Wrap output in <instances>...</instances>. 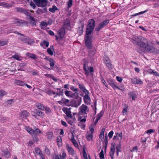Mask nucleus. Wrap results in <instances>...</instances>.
<instances>
[{
  "instance_id": "1",
  "label": "nucleus",
  "mask_w": 159,
  "mask_h": 159,
  "mask_svg": "<svg viewBox=\"0 0 159 159\" xmlns=\"http://www.w3.org/2000/svg\"><path fill=\"white\" fill-rule=\"evenodd\" d=\"M133 40L135 41L141 48L145 49L148 52H152L155 54L159 53V50L148 44L147 40L143 37L138 36L133 38Z\"/></svg>"
},
{
  "instance_id": "2",
  "label": "nucleus",
  "mask_w": 159,
  "mask_h": 159,
  "mask_svg": "<svg viewBox=\"0 0 159 159\" xmlns=\"http://www.w3.org/2000/svg\"><path fill=\"white\" fill-rule=\"evenodd\" d=\"M109 22V20H106L103 22L99 23L95 28L96 31H99L101 29L106 26Z\"/></svg>"
},
{
  "instance_id": "3",
  "label": "nucleus",
  "mask_w": 159,
  "mask_h": 159,
  "mask_svg": "<svg viewBox=\"0 0 159 159\" xmlns=\"http://www.w3.org/2000/svg\"><path fill=\"white\" fill-rule=\"evenodd\" d=\"M14 20V23L19 26H26L28 24L27 21L17 18H15Z\"/></svg>"
},
{
  "instance_id": "4",
  "label": "nucleus",
  "mask_w": 159,
  "mask_h": 159,
  "mask_svg": "<svg viewBox=\"0 0 159 159\" xmlns=\"http://www.w3.org/2000/svg\"><path fill=\"white\" fill-rule=\"evenodd\" d=\"M36 5L38 7H44L47 5V0H34Z\"/></svg>"
},
{
  "instance_id": "5",
  "label": "nucleus",
  "mask_w": 159,
  "mask_h": 159,
  "mask_svg": "<svg viewBox=\"0 0 159 159\" xmlns=\"http://www.w3.org/2000/svg\"><path fill=\"white\" fill-rule=\"evenodd\" d=\"M92 37L90 36H85L84 39L85 44L88 49H90L92 47Z\"/></svg>"
},
{
  "instance_id": "6",
  "label": "nucleus",
  "mask_w": 159,
  "mask_h": 159,
  "mask_svg": "<svg viewBox=\"0 0 159 159\" xmlns=\"http://www.w3.org/2000/svg\"><path fill=\"white\" fill-rule=\"evenodd\" d=\"M83 69L85 72V75L87 76H88L89 75V72L87 69L89 70L90 73L93 72L94 71V70L92 67H88V66H86L85 63L83 64Z\"/></svg>"
},
{
  "instance_id": "7",
  "label": "nucleus",
  "mask_w": 159,
  "mask_h": 159,
  "mask_svg": "<svg viewBox=\"0 0 159 159\" xmlns=\"http://www.w3.org/2000/svg\"><path fill=\"white\" fill-rule=\"evenodd\" d=\"M95 26V21L93 19H90L88 21V24L87 26L88 27L94 29Z\"/></svg>"
},
{
  "instance_id": "8",
  "label": "nucleus",
  "mask_w": 159,
  "mask_h": 159,
  "mask_svg": "<svg viewBox=\"0 0 159 159\" xmlns=\"http://www.w3.org/2000/svg\"><path fill=\"white\" fill-rule=\"evenodd\" d=\"M115 152V145L113 144H111L110 151V152L109 154L110 157L111 159H114V155Z\"/></svg>"
},
{
  "instance_id": "9",
  "label": "nucleus",
  "mask_w": 159,
  "mask_h": 159,
  "mask_svg": "<svg viewBox=\"0 0 159 159\" xmlns=\"http://www.w3.org/2000/svg\"><path fill=\"white\" fill-rule=\"evenodd\" d=\"M63 110L65 113L66 114L67 117L70 118H72V116L71 114V111L67 108H63Z\"/></svg>"
},
{
  "instance_id": "10",
  "label": "nucleus",
  "mask_w": 159,
  "mask_h": 159,
  "mask_svg": "<svg viewBox=\"0 0 159 159\" xmlns=\"http://www.w3.org/2000/svg\"><path fill=\"white\" fill-rule=\"evenodd\" d=\"M16 11L18 12L23 13L26 15H28L29 12L24 8L20 7H16Z\"/></svg>"
},
{
  "instance_id": "11",
  "label": "nucleus",
  "mask_w": 159,
  "mask_h": 159,
  "mask_svg": "<svg viewBox=\"0 0 159 159\" xmlns=\"http://www.w3.org/2000/svg\"><path fill=\"white\" fill-rule=\"evenodd\" d=\"M26 55L27 57L31 58L35 61H36L37 59V56L34 53L27 52L26 53Z\"/></svg>"
},
{
  "instance_id": "12",
  "label": "nucleus",
  "mask_w": 159,
  "mask_h": 159,
  "mask_svg": "<svg viewBox=\"0 0 159 159\" xmlns=\"http://www.w3.org/2000/svg\"><path fill=\"white\" fill-rule=\"evenodd\" d=\"M65 30L64 28H61L58 31V33L60 35V37L61 39H62L65 33Z\"/></svg>"
},
{
  "instance_id": "13",
  "label": "nucleus",
  "mask_w": 159,
  "mask_h": 159,
  "mask_svg": "<svg viewBox=\"0 0 159 159\" xmlns=\"http://www.w3.org/2000/svg\"><path fill=\"white\" fill-rule=\"evenodd\" d=\"M66 147L69 154L72 155L74 154V150L68 144H66Z\"/></svg>"
},
{
  "instance_id": "14",
  "label": "nucleus",
  "mask_w": 159,
  "mask_h": 159,
  "mask_svg": "<svg viewBox=\"0 0 159 159\" xmlns=\"http://www.w3.org/2000/svg\"><path fill=\"white\" fill-rule=\"evenodd\" d=\"M30 113L25 110H24L21 111L20 114L21 117L23 118L26 119L27 117L29 116Z\"/></svg>"
},
{
  "instance_id": "15",
  "label": "nucleus",
  "mask_w": 159,
  "mask_h": 159,
  "mask_svg": "<svg viewBox=\"0 0 159 159\" xmlns=\"http://www.w3.org/2000/svg\"><path fill=\"white\" fill-rule=\"evenodd\" d=\"M88 107L84 104H82L81 106L80 107L79 109H80L81 112L82 114H86V111L88 109Z\"/></svg>"
},
{
  "instance_id": "16",
  "label": "nucleus",
  "mask_w": 159,
  "mask_h": 159,
  "mask_svg": "<svg viewBox=\"0 0 159 159\" xmlns=\"http://www.w3.org/2000/svg\"><path fill=\"white\" fill-rule=\"evenodd\" d=\"M94 29L89 28L88 27H86V36H90V35L92 34Z\"/></svg>"
},
{
  "instance_id": "17",
  "label": "nucleus",
  "mask_w": 159,
  "mask_h": 159,
  "mask_svg": "<svg viewBox=\"0 0 159 159\" xmlns=\"http://www.w3.org/2000/svg\"><path fill=\"white\" fill-rule=\"evenodd\" d=\"M131 81L133 84H143L142 81H141V80L139 79H137L135 78H134L131 79Z\"/></svg>"
},
{
  "instance_id": "18",
  "label": "nucleus",
  "mask_w": 159,
  "mask_h": 159,
  "mask_svg": "<svg viewBox=\"0 0 159 159\" xmlns=\"http://www.w3.org/2000/svg\"><path fill=\"white\" fill-rule=\"evenodd\" d=\"M2 152L3 153V156L7 158H9L11 156L10 153L7 149H6V150H3L2 151Z\"/></svg>"
},
{
  "instance_id": "19",
  "label": "nucleus",
  "mask_w": 159,
  "mask_h": 159,
  "mask_svg": "<svg viewBox=\"0 0 159 159\" xmlns=\"http://www.w3.org/2000/svg\"><path fill=\"white\" fill-rule=\"evenodd\" d=\"M53 46V45H51L49 48L47 49V52L48 53L52 56L53 54V51H54Z\"/></svg>"
},
{
  "instance_id": "20",
  "label": "nucleus",
  "mask_w": 159,
  "mask_h": 159,
  "mask_svg": "<svg viewBox=\"0 0 159 159\" xmlns=\"http://www.w3.org/2000/svg\"><path fill=\"white\" fill-rule=\"evenodd\" d=\"M105 63L106 64V66L108 67L109 69L110 70L112 69V64L111 63V61L110 60H106L105 61Z\"/></svg>"
},
{
  "instance_id": "21",
  "label": "nucleus",
  "mask_w": 159,
  "mask_h": 159,
  "mask_svg": "<svg viewBox=\"0 0 159 159\" xmlns=\"http://www.w3.org/2000/svg\"><path fill=\"white\" fill-rule=\"evenodd\" d=\"M34 111L35 114L40 117H43L44 116V113L39 110L35 109Z\"/></svg>"
},
{
  "instance_id": "22",
  "label": "nucleus",
  "mask_w": 159,
  "mask_h": 159,
  "mask_svg": "<svg viewBox=\"0 0 159 159\" xmlns=\"http://www.w3.org/2000/svg\"><path fill=\"white\" fill-rule=\"evenodd\" d=\"M57 142L58 147H60L62 145V138L61 136H59L57 137Z\"/></svg>"
},
{
  "instance_id": "23",
  "label": "nucleus",
  "mask_w": 159,
  "mask_h": 159,
  "mask_svg": "<svg viewBox=\"0 0 159 159\" xmlns=\"http://www.w3.org/2000/svg\"><path fill=\"white\" fill-rule=\"evenodd\" d=\"M107 81L109 84L114 89H115V87L116 86V85L115 84L113 80L111 79H109L107 80Z\"/></svg>"
},
{
  "instance_id": "24",
  "label": "nucleus",
  "mask_w": 159,
  "mask_h": 159,
  "mask_svg": "<svg viewBox=\"0 0 159 159\" xmlns=\"http://www.w3.org/2000/svg\"><path fill=\"white\" fill-rule=\"evenodd\" d=\"M130 97H131L132 100H134L135 98H136V96L134 92H131L128 93Z\"/></svg>"
},
{
  "instance_id": "25",
  "label": "nucleus",
  "mask_w": 159,
  "mask_h": 159,
  "mask_svg": "<svg viewBox=\"0 0 159 159\" xmlns=\"http://www.w3.org/2000/svg\"><path fill=\"white\" fill-rule=\"evenodd\" d=\"M34 42L33 40L31 39L25 38L24 42L29 45H31Z\"/></svg>"
},
{
  "instance_id": "26",
  "label": "nucleus",
  "mask_w": 159,
  "mask_h": 159,
  "mask_svg": "<svg viewBox=\"0 0 159 159\" xmlns=\"http://www.w3.org/2000/svg\"><path fill=\"white\" fill-rule=\"evenodd\" d=\"M107 134L106 135V136L104 138V144H105V146L104 147L105 148V151H106V150L107 145L108 144V141L107 140Z\"/></svg>"
},
{
  "instance_id": "27",
  "label": "nucleus",
  "mask_w": 159,
  "mask_h": 159,
  "mask_svg": "<svg viewBox=\"0 0 159 159\" xmlns=\"http://www.w3.org/2000/svg\"><path fill=\"white\" fill-rule=\"evenodd\" d=\"M40 45L41 47H43V45H44L46 47H48L49 46V43L48 42L44 40L42 43H40Z\"/></svg>"
},
{
  "instance_id": "28",
  "label": "nucleus",
  "mask_w": 159,
  "mask_h": 159,
  "mask_svg": "<svg viewBox=\"0 0 159 159\" xmlns=\"http://www.w3.org/2000/svg\"><path fill=\"white\" fill-rule=\"evenodd\" d=\"M84 27V24L83 23H80L78 28L80 30V33L81 34H82L83 32Z\"/></svg>"
},
{
  "instance_id": "29",
  "label": "nucleus",
  "mask_w": 159,
  "mask_h": 159,
  "mask_svg": "<svg viewBox=\"0 0 159 159\" xmlns=\"http://www.w3.org/2000/svg\"><path fill=\"white\" fill-rule=\"evenodd\" d=\"M58 8L55 5H53L52 8H49V10L52 13H54L56 10H57Z\"/></svg>"
},
{
  "instance_id": "30",
  "label": "nucleus",
  "mask_w": 159,
  "mask_h": 159,
  "mask_svg": "<svg viewBox=\"0 0 159 159\" xmlns=\"http://www.w3.org/2000/svg\"><path fill=\"white\" fill-rule=\"evenodd\" d=\"M33 133H32V135H37L38 134V133H40L42 132L38 128L35 129V130L34 129Z\"/></svg>"
},
{
  "instance_id": "31",
  "label": "nucleus",
  "mask_w": 159,
  "mask_h": 159,
  "mask_svg": "<svg viewBox=\"0 0 159 159\" xmlns=\"http://www.w3.org/2000/svg\"><path fill=\"white\" fill-rule=\"evenodd\" d=\"M33 133H32V135H37L38 134V133H40L42 132L38 128L35 129V130L34 129Z\"/></svg>"
},
{
  "instance_id": "32",
  "label": "nucleus",
  "mask_w": 159,
  "mask_h": 159,
  "mask_svg": "<svg viewBox=\"0 0 159 159\" xmlns=\"http://www.w3.org/2000/svg\"><path fill=\"white\" fill-rule=\"evenodd\" d=\"M48 136V139L49 140H52V137L53 136V133L52 132H48L47 134Z\"/></svg>"
},
{
  "instance_id": "33",
  "label": "nucleus",
  "mask_w": 159,
  "mask_h": 159,
  "mask_svg": "<svg viewBox=\"0 0 159 159\" xmlns=\"http://www.w3.org/2000/svg\"><path fill=\"white\" fill-rule=\"evenodd\" d=\"M81 97H80L79 99H78L77 101H75V102L77 104H75V107H78L81 103Z\"/></svg>"
},
{
  "instance_id": "34",
  "label": "nucleus",
  "mask_w": 159,
  "mask_h": 159,
  "mask_svg": "<svg viewBox=\"0 0 159 159\" xmlns=\"http://www.w3.org/2000/svg\"><path fill=\"white\" fill-rule=\"evenodd\" d=\"M87 140L90 141L92 139L93 137V134L92 133L87 134L86 135Z\"/></svg>"
},
{
  "instance_id": "35",
  "label": "nucleus",
  "mask_w": 159,
  "mask_h": 159,
  "mask_svg": "<svg viewBox=\"0 0 159 159\" xmlns=\"http://www.w3.org/2000/svg\"><path fill=\"white\" fill-rule=\"evenodd\" d=\"M16 83L17 85L20 86H24L25 84V83L23 81L19 80H16Z\"/></svg>"
},
{
  "instance_id": "36",
  "label": "nucleus",
  "mask_w": 159,
  "mask_h": 159,
  "mask_svg": "<svg viewBox=\"0 0 159 159\" xmlns=\"http://www.w3.org/2000/svg\"><path fill=\"white\" fill-rule=\"evenodd\" d=\"M72 92L70 91L66 90L65 92V93L66 96L70 98L71 96Z\"/></svg>"
},
{
  "instance_id": "37",
  "label": "nucleus",
  "mask_w": 159,
  "mask_h": 159,
  "mask_svg": "<svg viewBox=\"0 0 159 159\" xmlns=\"http://www.w3.org/2000/svg\"><path fill=\"white\" fill-rule=\"evenodd\" d=\"M12 57L18 61H21L22 59L21 57L17 55H14Z\"/></svg>"
},
{
  "instance_id": "38",
  "label": "nucleus",
  "mask_w": 159,
  "mask_h": 159,
  "mask_svg": "<svg viewBox=\"0 0 159 159\" xmlns=\"http://www.w3.org/2000/svg\"><path fill=\"white\" fill-rule=\"evenodd\" d=\"M104 152L103 149H102L100 153L99 154V157L100 159H104Z\"/></svg>"
},
{
  "instance_id": "39",
  "label": "nucleus",
  "mask_w": 159,
  "mask_h": 159,
  "mask_svg": "<svg viewBox=\"0 0 159 159\" xmlns=\"http://www.w3.org/2000/svg\"><path fill=\"white\" fill-rule=\"evenodd\" d=\"M26 130L30 134L32 135V133H33L34 129L28 127L27 128Z\"/></svg>"
},
{
  "instance_id": "40",
  "label": "nucleus",
  "mask_w": 159,
  "mask_h": 159,
  "mask_svg": "<svg viewBox=\"0 0 159 159\" xmlns=\"http://www.w3.org/2000/svg\"><path fill=\"white\" fill-rule=\"evenodd\" d=\"M64 28H65L68 30H70L71 29V26L70 25V23H67L66 24H64L63 25Z\"/></svg>"
},
{
  "instance_id": "41",
  "label": "nucleus",
  "mask_w": 159,
  "mask_h": 159,
  "mask_svg": "<svg viewBox=\"0 0 159 159\" xmlns=\"http://www.w3.org/2000/svg\"><path fill=\"white\" fill-rule=\"evenodd\" d=\"M49 62H50V66L51 67H53L54 65L55 61L52 58L49 60Z\"/></svg>"
},
{
  "instance_id": "42",
  "label": "nucleus",
  "mask_w": 159,
  "mask_h": 159,
  "mask_svg": "<svg viewBox=\"0 0 159 159\" xmlns=\"http://www.w3.org/2000/svg\"><path fill=\"white\" fill-rule=\"evenodd\" d=\"M61 101H62V103L66 104L67 103L69 102V101L68 99L63 98L61 99Z\"/></svg>"
},
{
  "instance_id": "43",
  "label": "nucleus",
  "mask_w": 159,
  "mask_h": 159,
  "mask_svg": "<svg viewBox=\"0 0 159 159\" xmlns=\"http://www.w3.org/2000/svg\"><path fill=\"white\" fill-rule=\"evenodd\" d=\"M83 156L85 158V159H88L87 153H86V152L85 151V148H83Z\"/></svg>"
},
{
  "instance_id": "44",
  "label": "nucleus",
  "mask_w": 159,
  "mask_h": 159,
  "mask_svg": "<svg viewBox=\"0 0 159 159\" xmlns=\"http://www.w3.org/2000/svg\"><path fill=\"white\" fill-rule=\"evenodd\" d=\"M9 4L6 3L5 2H0V6H4L6 7H9Z\"/></svg>"
},
{
  "instance_id": "45",
  "label": "nucleus",
  "mask_w": 159,
  "mask_h": 159,
  "mask_svg": "<svg viewBox=\"0 0 159 159\" xmlns=\"http://www.w3.org/2000/svg\"><path fill=\"white\" fill-rule=\"evenodd\" d=\"M104 114V112L103 111H101L97 115V118L99 119H100L103 116Z\"/></svg>"
},
{
  "instance_id": "46",
  "label": "nucleus",
  "mask_w": 159,
  "mask_h": 159,
  "mask_svg": "<svg viewBox=\"0 0 159 159\" xmlns=\"http://www.w3.org/2000/svg\"><path fill=\"white\" fill-rule=\"evenodd\" d=\"M79 88L80 90L83 91L85 89V87L82 84H80L79 83L78 84Z\"/></svg>"
},
{
  "instance_id": "47",
  "label": "nucleus",
  "mask_w": 159,
  "mask_h": 159,
  "mask_svg": "<svg viewBox=\"0 0 159 159\" xmlns=\"http://www.w3.org/2000/svg\"><path fill=\"white\" fill-rule=\"evenodd\" d=\"M7 94V92L4 90H0V96L2 97Z\"/></svg>"
},
{
  "instance_id": "48",
  "label": "nucleus",
  "mask_w": 159,
  "mask_h": 159,
  "mask_svg": "<svg viewBox=\"0 0 159 159\" xmlns=\"http://www.w3.org/2000/svg\"><path fill=\"white\" fill-rule=\"evenodd\" d=\"M73 1L72 0H69L67 2L68 7L70 8L72 5Z\"/></svg>"
},
{
  "instance_id": "49",
  "label": "nucleus",
  "mask_w": 159,
  "mask_h": 159,
  "mask_svg": "<svg viewBox=\"0 0 159 159\" xmlns=\"http://www.w3.org/2000/svg\"><path fill=\"white\" fill-rule=\"evenodd\" d=\"M70 89L73 92H75V93H76L78 91V89L77 88H75L74 86H72L70 87Z\"/></svg>"
},
{
  "instance_id": "50",
  "label": "nucleus",
  "mask_w": 159,
  "mask_h": 159,
  "mask_svg": "<svg viewBox=\"0 0 159 159\" xmlns=\"http://www.w3.org/2000/svg\"><path fill=\"white\" fill-rule=\"evenodd\" d=\"M6 118L2 116H0V122L4 123L6 121Z\"/></svg>"
},
{
  "instance_id": "51",
  "label": "nucleus",
  "mask_w": 159,
  "mask_h": 159,
  "mask_svg": "<svg viewBox=\"0 0 159 159\" xmlns=\"http://www.w3.org/2000/svg\"><path fill=\"white\" fill-rule=\"evenodd\" d=\"M148 138V137H147V138H145L144 137L142 138L141 141V142L143 144H146L145 142H146L147 140V139Z\"/></svg>"
},
{
  "instance_id": "52",
  "label": "nucleus",
  "mask_w": 159,
  "mask_h": 159,
  "mask_svg": "<svg viewBox=\"0 0 159 159\" xmlns=\"http://www.w3.org/2000/svg\"><path fill=\"white\" fill-rule=\"evenodd\" d=\"M36 13L38 14H41L44 12L43 10L39 8L36 11Z\"/></svg>"
},
{
  "instance_id": "53",
  "label": "nucleus",
  "mask_w": 159,
  "mask_h": 159,
  "mask_svg": "<svg viewBox=\"0 0 159 159\" xmlns=\"http://www.w3.org/2000/svg\"><path fill=\"white\" fill-rule=\"evenodd\" d=\"M84 101V102L85 103H86V101L85 100V99L88 100H89L90 99V97L89 96V95H85L84 96V98H83Z\"/></svg>"
},
{
  "instance_id": "54",
  "label": "nucleus",
  "mask_w": 159,
  "mask_h": 159,
  "mask_svg": "<svg viewBox=\"0 0 159 159\" xmlns=\"http://www.w3.org/2000/svg\"><path fill=\"white\" fill-rule=\"evenodd\" d=\"M14 100V99H11L10 100H8L7 101V103L8 104L10 105H12V104L13 103Z\"/></svg>"
},
{
  "instance_id": "55",
  "label": "nucleus",
  "mask_w": 159,
  "mask_h": 159,
  "mask_svg": "<svg viewBox=\"0 0 159 159\" xmlns=\"http://www.w3.org/2000/svg\"><path fill=\"white\" fill-rule=\"evenodd\" d=\"M7 43V41H0V46L6 45Z\"/></svg>"
},
{
  "instance_id": "56",
  "label": "nucleus",
  "mask_w": 159,
  "mask_h": 159,
  "mask_svg": "<svg viewBox=\"0 0 159 159\" xmlns=\"http://www.w3.org/2000/svg\"><path fill=\"white\" fill-rule=\"evenodd\" d=\"M148 11V10H147L144 11H141L139 13L134 14L132 16H135L138 15H140V14H143V13L146 12L147 11Z\"/></svg>"
},
{
  "instance_id": "57",
  "label": "nucleus",
  "mask_w": 159,
  "mask_h": 159,
  "mask_svg": "<svg viewBox=\"0 0 159 159\" xmlns=\"http://www.w3.org/2000/svg\"><path fill=\"white\" fill-rule=\"evenodd\" d=\"M155 131V130L154 129H149L147 130L146 131H145V133H147L148 134H150L154 132Z\"/></svg>"
},
{
  "instance_id": "58",
  "label": "nucleus",
  "mask_w": 159,
  "mask_h": 159,
  "mask_svg": "<svg viewBox=\"0 0 159 159\" xmlns=\"http://www.w3.org/2000/svg\"><path fill=\"white\" fill-rule=\"evenodd\" d=\"M33 139L34 142H37L39 140V139L37 137V135H34V136H33Z\"/></svg>"
},
{
  "instance_id": "59",
  "label": "nucleus",
  "mask_w": 159,
  "mask_h": 159,
  "mask_svg": "<svg viewBox=\"0 0 159 159\" xmlns=\"http://www.w3.org/2000/svg\"><path fill=\"white\" fill-rule=\"evenodd\" d=\"M35 152L37 154H39V153H41L42 151L39 148H35Z\"/></svg>"
},
{
  "instance_id": "60",
  "label": "nucleus",
  "mask_w": 159,
  "mask_h": 159,
  "mask_svg": "<svg viewBox=\"0 0 159 159\" xmlns=\"http://www.w3.org/2000/svg\"><path fill=\"white\" fill-rule=\"evenodd\" d=\"M96 104H97V101L96 100L94 102V115H95L96 113V110H97Z\"/></svg>"
},
{
  "instance_id": "61",
  "label": "nucleus",
  "mask_w": 159,
  "mask_h": 159,
  "mask_svg": "<svg viewBox=\"0 0 159 159\" xmlns=\"http://www.w3.org/2000/svg\"><path fill=\"white\" fill-rule=\"evenodd\" d=\"M44 92L50 95H51L52 94V91L50 90L47 91L45 89V91Z\"/></svg>"
},
{
  "instance_id": "62",
  "label": "nucleus",
  "mask_w": 159,
  "mask_h": 159,
  "mask_svg": "<svg viewBox=\"0 0 159 159\" xmlns=\"http://www.w3.org/2000/svg\"><path fill=\"white\" fill-rule=\"evenodd\" d=\"M30 5L33 9H34L36 7L35 5L31 1L30 2Z\"/></svg>"
},
{
  "instance_id": "63",
  "label": "nucleus",
  "mask_w": 159,
  "mask_h": 159,
  "mask_svg": "<svg viewBox=\"0 0 159 159\" xmlns=\"http://www.w3.org/2000/svg\"><path fill=\"white\" fill-rule=\"evenodd\" d=\"M113 133H114V132L113 130H111L108 133V136L110 138H111L112 137Z\"/></svg>"
},
{
  "instance_id": "64",
  "label": "nucleus",
  "mask_w": 159,
  "mask_h": 159,
  "mask_svg": "<svg viewBox=\"0 0 159 159\" xmlns=\"http://www.w3.org/2000/svg\"><path fill=\"white\" fill-rule=\"evenodd\" d=\"M115 89L116 88H117L120 90H121L122 91H124L125 90V88L122 87H118L116 86H116L115 87Z\"/></svg>"
}]
</instances>
